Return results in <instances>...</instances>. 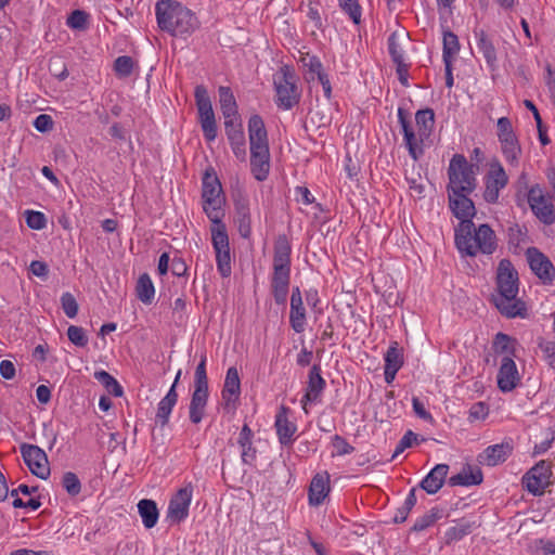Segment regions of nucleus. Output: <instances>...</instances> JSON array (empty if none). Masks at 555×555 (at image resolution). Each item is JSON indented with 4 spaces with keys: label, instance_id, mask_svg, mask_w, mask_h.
<instances>
[{
    "label": "nucleus",
    "instance_id": "nucleus-60",
    "mask_svg": "<svg viewBox=\"0 0 555 555\" xmlns=\"http://www.w3.org/2000/svg\"><path fill=\"white\" fill-rule=\"evenodd\" d=\"M489 409L488 405L483 402H477L472 405L469 409L470 421L485 420L488 416Z\"/></svg>",
    "mask_w": 555,
    "mask_h": 555
},
{
    "label": "nucleus",
    "instance_id": "nucleus-59",
    "mask_svg": "<svg viewBox=\"0 0 555 555\" xmlns=\"http://www.w3.org/2000/svg\"><path fill=\"white\" fill-rule=\"evenodd\" d=\"M33 125L37 131L44 133L53 128V119L50 115L40 114L35 118Z\"/></svg>",
    "mask_w": 555,
    "mask_h": 555
},
{
    "label": "nucleus",
    "instance_id": "nucleus-15",
    "mask_svg": "<svg viewBox=\"0 0 555 555\" xmlns=\"http://www.w3.org/2000/svg\"><path fill=\"white\" fill-rule=\"evenodd\" d=\"M526 257L531 271L539 280L545 285L552 284L555 279V267L550 258L533 246L526 250Z\"/></svg>",
    "mask_w": 555,
    "mask_h": 555
},
{
    "label": "nucleus",
    "instance_id": "nucleus-7",
    "mask_svg": "<svg viewBox=\"0 0 555 555\" xmlns=\"http://www.w3.org/2000/svg\"><path fill=\"white\" fill-rule=\"evenodd\" d=\"M478 166L468 163L463 154H454L448 166L447 192H474L477 186Z\"/></svg>",
    "mask_w": 555,
    "mask_h": 555
},
{
    "label": "nucleus",
    "instance_id": "nucleus-45",
    "mask_svg": "<svg viewBox=\"0 0 555 555\" xmlns=\"http://www.w3.org/2000/svg\"><path fill=\"white\" fill-rule=\"evenodd\" d=\"M62 486L70 496H76L81 491V482L77 475L72 472L63 475Z\"/></svg>",
    "mask_w": 555,
    "mask_h": 555
},
{
    "label": "nucleus",
    "instance_id": "nucleus-64",
    "mask_svg": "<svg viewBox=\"0 0 555 555\" xmlns=\"http://www.w3.org/2000/svg\"><path fill=\"white\" fill-rule=\"evenodd\" d=\"M307 16L308 18L314 24L315 28L321 29L322 28V17L319 12V9L315 4L312 2H309L308 10H307Z\"/></svg>",
    "mask_w": 555,
    "mask_h": 555
},
{
    "label": "nucleus",
    "instance_id": "nucleus-20",
    "mask_svg": "<svg viewBox=\"0 0 555 555\" xmlns=\"http://www.w3.org/2000/svg\"><path fill=\"white\" fill-rule=\"evenodd\" d=\"M208 398V386L194 385V390L191 396V402L189 406V417L191 423L198 424L202 422L205 416Z\"/></svg>",
    "mask_w": 555,
    "mask_h": 555
},
{
    "label": "nucleus",
    "instance_id": "nucleus-28",
    "mask_svg": "<svg viewBox=\"0 0 555 555\" xmlns=\"http://www.w3.org/2000/svg\"><path fill=\"white\" fill-rule=\"evenodd\" d=\"M288 409L284 405L281 406L275 416V428L281 444L288 446L293 442V436L296 433V425L287 418Z\"/></svg>",
    "mask_w": 555,
    "mask_h": 555
},
{
    "label": "nucleus",
    "instance_id": "nucleus-12",
    "mask_svg": "<svg viewBox=\"0 0 555 555\" xmlns=\"http://www.w3.org/2000/svg\"><path fill=\"white\" fill-rule=\"evenodd\" d=\"M483 198L489 204H494L499 201L500 193L508 184V176L502 164L494 159L489 164V170L485 178Z\"/></svg>",
    "mask_w": 555,
    "mask_h": 555
},
{
    "label": "nucleus",
    "instance_id": "nucleus-34",
    "mask_svg": "<svg viewBox=\"0 0 555 555\" xmlns=\"http://www.w3.org/2000/svg\"><path fill=\"white\" fill-rule=\"evenodd\" d=\"M475 38H476V44L479 50V52L483 55L486 59L487 64L494 68L496 66V51L491 42V40L488 38L485 30L479 29L475 31Z\"/></svg>",
    "mask_w": 555,
    "mask_h": 555
},
{
    "label": "nucleus",
    "instance_id": "nucleus-48",
    "mask_svg": "<svg viewBox=\"0 0 555 555\" xmlns=\"http://www.w3.org/2000/svg\"><path fill=\"white\" fill-rule=\"evenodd\" d=\"M67 337L72 344L77 347H86L88 345V337L82 327L69 325L67 328Z\"/></svg>",
    "mask_w": 555,
    "mask_h": 555
},
{
    "label": "nucleus",
    "instance_id": "nucleus-21",
    "mask_svg": "<svg viewBox=\"0 0 555 555\" xmlns=\"http://www.w3.org/2000/svg\"><path fill=\"white\" fill-rule=\"evenodd\" d=\"M234 222L242 238L247 240L251 233V217L248 198L240 196L234 201Z\"/></svg>",
    "mask_w": 555,
    "mask_h": 555
},
{
    "label": "nucleus",
    "instance_id": "nucleus-29",
    "mask_svg": "<svg viewBox=\"0 0 555 555\" xmlns=\"http://www.w3.org/2000/svg\"><path fill=\"white\" fill-rule=\"evenodd\" d=\"M253 430L247 424H244L241 429L237 443L242 449V462L246 465H253L257 457V450L253 447Z\"/></svg>",
    "mask_w": 555,
    "mask_h": 555
},
{
    "label": "nucleus",
    "instance_id": "nucleus-47",
    "mask_svg": "<svg viewBox=\"0 0 555 555\" xmlns=\"http://www.w3.org/2000/svg\"><path fill=\"white\" fill-rule=\"evenodd\" d=\"M133 60L128 55L118 56L114 62L116 75L122 78L129 77L133 69Z\"/></svg>",
    "mask_w": 555,
    "mask_h": 555
},
{
    "label": "nucleus",
    "instance_id": "nucleus-2",
    "mask_svg": "<svg viewBox=\"0 0 555 555\" xmlns=\"http://www.w3.org/2000/svg\"><path fill=\"white\" fill-rule=\"evenodd\" d=\"M496 295H492V302L506 318H524L526 315V304L517 298L519 292L518 272L509 259H502L499 262L496 276Z\"/></svg>",
    "mask_w": 555,
    "mask_h": 555
},
{
    "label": "nucleus",
    "instance_id": "nucleus-33",
    "mask_svg": "<svg viewBox=\"0 0 555 555\" xmlns=\"http://www.w3.org/2000/svg\"><path fill=\"white\" fill-rule=\"evenodd\" d=\"M177 401L178 393L173 388H170L167 395L159 401L155 421L159 423L162 427L168 424L169 416Z\"/></svg>",
    "mask_w": 555,
    "mask_h": 555
},
{
    "label": "nucleus",
    "instance_id": "nucleus-25",
    "mask_svg": "<svg viewBox=\"0 0 555 555\" xmlns=\"http://www.w3.org/2000/svg\"><path fill=\"white\" fill-rule=\"evenodd\" d=\"M220 109L224 118V124L241 121L236 100L229 87L221 86L218 89Z\"/></svg>",
    "mask_w": 555,
    "mask_h": 555
},
{
    "label": "nucleus",
    "instance_id": "nucleus-52",
    "mask_svg": "<svg viewBox=\"0 0 555 555\" xmlns=\"http://www.w3.org/2000/svg\"><path fill=\"white\" fill-rule=\"evenodd\" d=\"M62 309L64 313L73 319L78 313V304L76 298L70 293H64L61 297Z\"/></svg>",
    "mask_w": 555,
    "mask_h": 555
},
{
    "label": "nucleus",
    "instance_id": "nucleus-8",
    "mask_svg": "<svg viewBox=\"0 0 555 555\" xmlns=\"http://www.w3.org/2000/svg\"><path fill=\"white\" fill-rule=\"evenodd\" d=\"M275 90V104L283 111H289L296 106L301 98V92L297 85V77L293 68L284 65L273 77Z\"/></svg>",
    "mask_w": 555,
    "mask_h": 555
},
{
    "label": "nucleus",
    "instance_id": "nucleus-24",
    "mask_svg": "<svg viewBox=\"0 0 555 555\" xmlns=\"http://www.w3.org/2000/svg\"><path fill=\"white\" fill-rule=\"evenodd\" d=\"M403 365V350L397 341L391 343L385 353L384 376L387 384H391L396 374Z\"/></svg>",
    "mask_w": 555,
    "mask_h": 555
},
{
    "label": "nucleus",
    "instance_id": "nucleus-56",
    "mask_svg": "<svg viewBox=\"0 0 555 555\" xmlns=\"http://www.w3.org/2000/svg\"><path fill=\"white\" fill-rule=\"evenodd\" d=\"M388 51L391 56V60L395 64L403 63L404 60V51L397 42L396 36L391 35L388 39Z\"/></svg>",
    "mask_w": 555,
    "mask_h": 555
},
{
    "label": "nucleus",
    "instance_id": "nucleus-30",
    "mask_svg": "<svg viewBox=\"0 0 555 555\" xmlns=\"http://www.w3.org/2000/svg\"><path fill=\"white\" fill-rule=\"evenodd\" d=\"M291 272L273 271L271 291L274 301L284 305L289 291Z\"/></svg>",
    "mask_w": 555,
    "mask_h": 555
},
{
    "label": "nucleus",
    "instance_id": "nucleus-4",
    "mask_svg": "<svg viewBox=\"0 0 555 555\" xmlns=\"http://www.w3.org/2000/svg\"><path fill=\"white\" fill-rule=\"evenodd\" d=\"M155 15L158 27L173 37H189L201 25L196 14L178 1H158Z\"/></svg>",
    "mask_w": 555,
    "mask_h": 555
},
{
    "label": "nucleus",
    "instance_id": "nucleus-32",
    "mask_svg": "<svg viewBox=\"0 0 555 555\" xmlns=\"http://www.w3.org/2000/svg\"><path fill=\"white\" fill-rule=\"evenodd\" d=\"M482 480L483 475L480 468H472L470 466H467L466 468H463V470L459 474L450 477L449 483L450 486L469 487L480 485Z\"/></svg>",
    "mask_w": 555,
    "mask_h": 555
},
{
    "label": "nucleus",
    "instance_id": "nucleus-5",
    "mask_svg": "<svg viewBox=\"0 0 555 555\" xmlns=\"http://www.w3.org/2000/svg\"><path fill=\"white\" fill-rule=\"evenodd\" d=\"M248 141L250 151V170L257 181H264L270 172V147L268 131L262 117L254 114L249 117Z\"/></svg>",
    "mask_w": 555,
    "mask_h": 555
},
{
    "label": "nucleus",
    "instance_id": "nucleus-14",
    "mask_svg": "<svg viewBox=\"0 0 555 555\" xmlns=\"http://www.w3.org/2000/svg\"><path fill=\"white\" fill-rule=\"evenodd\" d=\"M24 462L33 475L40 479L50 476V465L46 452L35 444L23 443L20 447Z\"/></svg>",
    "mask_w": 555,
    "mask_h": 555
},
{
    "label": "nucleus",
    "instance_id": "nucleus-23",
    "mask_svg": "<svg viewBox=\"0 0 555 555\" xmlns=\"http://www.w3.org/2000/svg\"><path fill=\"white\" fill-rule=\"evenodd\" d=\"M224 130L234 155L244 160L246 158V139L242 121L224 124Z\"/></svg>",
    "mask_w": 555,
    "mask_h": 555
},
{
    "label": "nucleus",
    "instance_id": "nucleus-55",
    "mask_svg": "<svg viewBox=\"0 0 555 555\" xmlns=\"http://www.w3.org/2000/svg\"><path fill=\"white\" fill-rule=\"evenodd\" d=\"M240 395L241 393L230 391L229 389H222V391H221L222 405L227 412H234L236 410Z\"/></svg>",
    "mask_w": 555,
    "mask_h": 555
},
{
    "label": "nucleus",
    "instance_id": "nucleus-49",
    "mask_svg": "<svg viewBox=\"0 0 555 555\" xmlns=\"http://www.w3.org/2000/svg\"><path fill=\"white\" fill-rule=\"evenodd\" d=\"M222 389H229L230 391L241 393V380L238 371L235 366L228 369Z\"/></svg>",
    "mask_w": 555,
    "mask_h": 555
},
{
    "label": "nucleus",
    "instance_id": "nucleus-26",
    "mask_svg": "<svg viewBox=\"0 0 555 555\" xmlns=\"http://www.w3.org/2000/svg\"><path fill=\"white\" fill-rule=\"evenodd\" d=\"M449 466L447 464H437L420 482V488L428 494L437 493L443 486Z\"/></svg>",
    "mask_w": 555,
    "mask_h": 555
},
{
    "label": "nucleus",
    "instance_id": "nucleus-53",
    "mask_svg": "<svg viewBox=\"0 0 555 555\" xmlns=\"http://www.w3.org/2000/svg\"><path fill=\"white\" fill-rule=\"evenodd\" d=\"M332 446L336 450L333 453V456H343L347 454H351L354 451V448L341 436L335 435L332 437Z\"/></svg>",
    "mask_w": 555,
    "mask_h": 555
},
{
    "label": "nucleus",
    "instance_id": "nucleus-3",
    "mask_svg": "<svg viewBox=\"0 0 555 555\" xmlns=\"http://www.w3.org/2000/svg\"><path fill=\"white\" fill-rule=\"evenodd\" d=\"M398 122L403 134V143L409 155L418 160L425 152V145L429 141L435 127V113L431 108L418 109L415 113L416 132H413V124L405 111L401 107L397 112Z\"/></svg>",
    "mask_w": 555,
    "mask_h": 555
},
{
    "label": "nucleus",
    "instance_id": "nucleus-16",
    "mask_svg": "<svg viewBox=\"0 0 555 555\" xmlns=\"http://www.w3.org/2000/svg\"><path fill=\"white\" fill-rule=\"evenodd\" d=\"M193 496V487L191 483L179 489L170 499L167 519L171 524H180L189 516V508Z\"/></svg>",
    "mask_w": 555,
    "mask_h": 555
},
{
    "label": "nucleus",
    "instance_id": "nucleus-1",
    "mask_svg": "<svg viewBox=\"0 0 555 555\" xmlns=\"http://www.w3.org/2000/svg\"><path fill=\"white\" fill-rule=\"evenodd\" d=\"M473 192H448L449 207L460 220L455 228L454 243H491L494 231L488 224L475 227L473 218L476 215L474 202L469 198Z\"/></svg>",
    "mask_w": 555,
    "mask_h": 555
},
{
    "label": "nucleus",
    "instance_id": "nucleus-58",
    "mask_svg": "<svg viewBox=\"0 0 555 555\" xmlns=\"http://www.w3.org/2000/svg\"><path fill=\"white\" fill-rule=\"evenodd\" d=\"M206 356L203 354L199 363L196 366L194 374V385L208 386V378L206 372Z\"/></svg>",
    "mask_w": 555,
    "mask_h": 555
},
{
    "label": "nucleus",
    "instance_id": "nucleus-36",
    "mask_svg": "<svg viewBox=\"0 0 555 555\" xmlns=\"http://www.w3.org/2000/svg\"><path fill=\"white\" fill-rule=\"evenodd\" d=\"M138 511L145 528H153L158 520V508L156 503L150 499H143L138 503Z\"/></svg>",
    "mask_w": 555,
    "mask_h": 555
},
{
    "label": "nucleus",
    "instance_id": "nucleus-13",
    "mask_svg": "<svg viewBox=\"0 0 555 555\" xmlns=\"http://www.w3.org/2000/svg\"><path fill=\"white\" fill-rule=\"evenodd\" d=\"M551 463L542 460L526 473V475L522 477V482L528 492L533 495H542L551 483Z\"/></svg>",
    "mask_w": 555,
    "mask_h": 555
},
{
    "label": "nucleus",
    "instance_id": "nucleus-11",
    "mask_svg": "<svg viewBox=\"0 0 555 555\" xmlns=\"http://www.w3.org/2000/svg\"><path fill=\"white\" fill-rule=\"evenodd\" d=\"M527 202L535 218L546 224L551 225L555 222V208L540 184H533L528 189Z\"/></svg>",
    "mask_w": 555,
    "mask_h": 555
},
{
    "label": "nucleus",
    "instance_id": "nucleus-46",
    "mask_svg": "<svg viewBox=\"0 0 555 555\" xmlns=\"http://www.w3.org/2000/svg\"><path fill=\"white\" fill-rule=\"evenodd\" d=\"M300 62L302 63V66L308 69L309 74L311 75L310 79H314V76H319L321 73H323V65L320 61V59L315 55H310L309 53L301 56Z\"/></svg>",
    "mask_w": 555,
    "mask_h": 555
},
{
    "label": "nucleus",
    "instance_id": "nucleus-18",
    "mask_svg": "<svg viewBox=\"0 0 555 555\" xmlns=\"http://www.w3.org/2000/svg\"><path fill=\"white\" fill-rule=\"evenodd\" d=\"M514 444L512 439H505L501 443L487 447L478 454L479 464L493 467L504 463L513 453Z\"/></svg>",
    "mask_w": 555,
    "mask_h": 555
},
{
    "label": "nucleus",
    "instance_id": "nucleus-40",
    "mask_svg": "<svg viewBox=\"0 0 555 555\" xmlns=\"http://www.w3.org/2000/svg\"><path fill=\"white\" fill-rule=\"evenodd\" d=\"M94 378L103 385L106 391L114 397H120L122 395V387L117 379L106 371H96Z\"/></svg>",
    "mask_w": 555,
    "mask_h": 555
},
{
    "label": "nucleus",
    "instance_id": "nucleus-37",
    "mask_svg": "<svg viewBox=\"0 0 555 555\" xmlns=\"http://www.w3.org/2000/svg\"><path fill=\"white\" fill-rule=\"evenodd\" d=\"M444 516L443 508L440 507H433L428 512H426L424 515L420 516L414 525L412 526L411 530L415 532H420L423 530H426L430 526H433L437 520L441 519Z\"/></svg>",
    "mask_w": 555,
    "mask_h": 555
},
{
    "label": "nucleus",
    "instance_id": "nucleus-43",
    "mask_svg": "<svg viewBox=\"0 0 555 555\" xmlns=\"http://www.w3.org/2000/svg\"><path fill=\"white\" fill-rule=\"evenodd\" d=\"M211 222V240L212 243H229L225 224L222 222L223 218L207 217Z\"/></svg>",
    "mask_w": 555,
    "mask_h": 555
},
{
    "label": "nucleus",
    "instance_id": "nucleus-10",
    "mask_svg": "<svg viewBox=\"0 0 555 555\" xmlns=\"http://www.w3.org/2000/svg\"><path fill=\"white\" fill-rule=\"evenodd\" d=\"M197 107V119L207 142H212L218 135V127L211 100L204 86H197L194 92Z\"/></svg>",
    "mask_w": 555,
    "mask_h": 555
},
{
    "label": "nucleus",
    "instance_id": "nucleus-62",
    "mask_svg": "<svg viewBox=\"0 0 555 555\" xmlns=\"http://www.w3.org/2000/svg\"><path fill=\"white\" fill-rule=\"evenodd\" d=\"M412 405L414 413L424 421H433V416L426 411L424 403L417 398L413 397Z\"/></svg>",
    "mask_w": 555,
    "mask_h": 555
},
{
    "label": "nucleus",
    "instance_id": "nucleus-57",
    "mask_svg": "<svg viewBox=\"0 0 555 555\" xmlns=\"http://www.w3.org/2000/svg\"><path fill=\"white\" fill-rule=\"evenodd\" d=\"M515 340L504 333H498L494 338V347L500 352H512Z\"/></svg>",
    "mask_w": 555,
    "mask_h": 555
},
{
    "label": "nucleus",
    "instance_id": "nucleus-38",
    "mask_svg": "<svg viewBox=\"0 0 555 555\" xmlns=\"http://www.w3.org/2000/svg\"><path fill=\"white\" fill-rule=\"evenodd\" d=\"M291 245H276L273 258V271L291 272Z\"/></svg>",
    "mask_w": 555,
    "mask_h": 555
},
{
    "label": "nucleus",
    "instance_id": "nucleus-50",
    "mask_svg": "<svg viewBox=\"0 0 555 555\" xmlns=\"http://www.w3.org/2000/svg\"><path fill=\"white\" fill-rule=\"evenodd\" d=\"M26 223L30 229L41 230L47 224V218L43 212L36 210H26Z\"/></svg>",
    "mask_w": 555,
    "mask_h": 555
},
{
    "label": "nucleus",
    "instance_id": "nucleus-19",
    "mask_svg": "<svg viewBox=\"0 0 555 555\" xmlns=\"http://www.w3.org/2000/svg\"><path fill=\"white\" fill-rule=\"evenodd\" d=\"M520 382L516 363L509 356H505L501 360V365L498 373V387L503 392H508L515 389Z\"/></svg>",
    "mask_w": 555,
    "mask_h": 555
},
{
    "label": "nucleus",
    "instance_id": "nucleus-31",
    "mask_svg": "<svg viewBox=\"0 0 555 555\" xmlns=\"http://www.w3.org/2000/svg\"><path fill=\"white\" fill-rule=\"evenodd\" d=\"M476 521L469 520L466 518H461L454 521V525L451 526L444 532V542L447 545H450L453 542L462 540L464 537L470 534L475 528H477Z\"/></svg>",
    "mask_w": 555,
    "mask_h": 555
},
{
    "label": "nucleus",
    "instance_id": "nucleus-22",
    "mask_svg": "<svg viewBox=\"0 0 555 555\" xmlns=\"http://www.w3.org/2000/svg\"><path fill=\"white\" fill-rule=\"evenodd\" d=\"M289 324L298 334L302 333L306 328V309L299 287H294L292 291Z\"/></svg>",
    "mask_w": 555,
    "mask_h": 555
},
{
    "label": "nucleus",
    "instance_id": "nucleus-27",
    "mask_svg": "<svg viewBox=\"0 0 555 555\" xmlns=\"http://www.w3.org/2000/svg\"><path fill=\"white\" fill-rule=\"evenodd\" d=\"M330 492V476L327 473L317 474L309 486V504L319 506Z\"/></svg>",
    "mask_w": 555,
    "mask_h": 555
},
{
    "label": "nucleus",
    "instance_id": "nucleus-39",
    "mask_svg": "<svg viewBox=\"0 0 555 555\" xmlns=\"http://www.w3.org/2000/svg\"><path fill=\"white\" fill-rule=\"evenodd\" d=\"M137 296L144 304H151L154 299L155 288L153 282L147 273H143L139 276L137 283Z\"/></svg>",
    "mask_w": 555,
    "mask_h": 555
},
{
    "label": "nucleus",
    "instance_id": "nucleus-41",
    "mask_svg": "<svg viewBox=\"0 0 555 555\" xmlns=\"http://www.w3.org/2000/svg\"><path fill=\"white\" fill-rule=\"evenodd\" d=\"M460 43L457 36L452 31L444 30L443 31V50H442V59L443 61H452V57L459 52Z\"/></svg>",
    "mask_w": 555,
    "mask_h": 555
},
{
    "label": "nucleus",
    "instance_id": "nucleus-61",
    "mask_svg": "<svg viewBox=\"0 0 555 555\" xmlns=\"http://www.w3.org/2000/svg\"><path fill=\"white\" fill-rule=\"evenodd\" d=\"M294 192H295V198L299 204L311 205L315 201L312 193L306 186H296Z\"/></svg>",
    "mask_w": 555,
    "mask_h": 555
},
{
    "label": "nucleus",
    "instance_id": "nucleus-42",
    "mask_svg": "<svg viewBox=\"0 0 555 555\" xmlns=\"http://www.w3.org/2000/svg\"><path fill=\"white\" fill-rule=\"evenodd\" d=\"M338 1H339V7L343 10V12L345 14H347L349 16V18L354 24H357V25L360 24L361 17H362V9H361V5L359 4V0H338Z\"/></svg>",
    "mask_w": 555,
    "mask_h": 555
},
{
    "label": "nucleus",
    "instance_id": "nucleus-35",
    "mask_svg": "<svg viewBox=\"0 0 555 555\" xmlns=\"http://www.w3.org/2000/svg\"><path fill=\"white\" fill-rule=\"evenodd\" d=\"M216 253L217 270L222 278H229L232 273V255L230 245H214Z\"/></svg>",
    "mask_w": 555,
    "mask_h": 555
},
{
    "label": "nucleus",
    "instance_id": "nucleus-51",
    "mask_svg": "<svg viewBox=\"0 0 555 555\" xmlns=\"http://www.w3.org/2000/svg\"><path fill=\"white\" fill-rule=\"evenodd\" d=\"M538 345L543 353L544 360L552 369H555V341L540 338Z\"/></svg>",
    "mask_w": 555,
    "mask_h": 555
},
{
    "label": "nucleus",
    "instance_id": "nucleus-44",
    "mask_svg": "<svg viewBox=\"0 0 555 555\" xmlns=\"http://www.w3.org/2000/svg\"><path fill=\"white\" fill-rule=\"evenodd\" d=\"M461 257H475L478 253L490 255L494 253L496 245H455Z\"/></svg>",
    "mask_w": 555,
    "mask_h": 555
},
{
    "label": "nucleus",
    "instance_id": "nucleus-6",
    "mask_svg": "<svg viewBox=\"0 0 555 555\" xmlns=\"http://www.w3.org/2000/svg\"><path fill=\"white\" fill-rule=\"evenodd\" d=\"M225 194L221 182L212 168L205 170L202 178L201 205L207 217L224 218Z\"/></svg>",
    "mask_w": 555,
    "mask_h": 555
},
{
    "label": "nucleus",
    "instance_id": "nucleus-17",
    "mask_svg": "<svg viewBox=\"0 0 555 555\" xmlns=\"http://www.w3.org/2000/svg\"><path fill=\"white\" fill-rule=\"evenodd\" d=\"M325 387L326 382L321 375V366L319 364H313L308 374L306 392L300 400L302 409L306 413H308L307 405L309 403L321 402Z\"/></svg>",
    "mask_w": 555,
    "mask_h": 555
},
{
    "label": "nucleus",
    "instance_id": "nucleus-9",
    "mask_svg": "<svg viewBox=\"0 0 555 555\" xmlns=\"http://www.w3.org/2000/svg\"><path fill=\"white\" fill-rule=\"evenodd\" d=\"M496 137L500 151L505 162L512 167H518L522 149L518 135L508 117H500L496 121Z\"/></svg>",
    "mask_w": 555,
    "mask_h": 555
},
{
    "label": "nucleus",
    "instance_id": "nucleus-63",
    "mask_svg": "<svg viewBox=\"0 0 555 555\" xmlns=\"http://www.w3.org/2000/svg\"><path fill=\"white\" fill-rule=\"evenodd\" d=\"M29 271L38 276V278H43L46 279L48 276V273H49V269H48V266L46 262L43 261H39V260H34L31 261L30 266H29Z\"/></svg>",
    "mask_w": 555,
    "mask_h": 555
},
{
    "label": "nucleus",
    "instance_id": "nucleus-54",
    "mask_svg": "<svg viewBox=\"0 0 555 555\" xmlns=\"http://www.w3.org/2000/svg\"><path fill=\"white\" fill-rule=\"evenodd\" d=\"M88 15L86 12L75 10L67 18V26L72 29H85L87 27Z\"/></svg>",
    "mask_w": 555,
    "mask_h": 555
}]
</instances>
